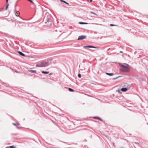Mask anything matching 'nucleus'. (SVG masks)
<instances>
[{
    "label": "nucleus",
    "instance_id": "1",
    "mask_svg": "<svg viewBox=\"0 0 148 148\" xmlns=\"http://www.w3.org/2000/svg\"><path fill=\"white\" fill-rule=\"evenodd\" d=\"M49 64V61L47 60H45L42 61L40 63L37 64L36 65V66L39 67H45L48 66Z\"/></svg>",
    "mask_w": 148,
    "mask_h": 148
},
{
    "label": "nucleus",
    "instance_id": "2",
    "mask_svg": "<svg viewBox=\"0 0 148 148\" xmlns=\"http://www.w3.org/2000/svg\"><path fill=\"white\" fill-rule=\"evenodd\" d=\"M124 64H122L121 63H119V65L121 66V71L123 72H127L129 71V69L127 67L129 66L128 64H127L124 63Z\"/></svg>",
    "mask_w": 148,
    "mask_h": 148
},
{
    "label": "nucleus",
    "instance_id": "3",
    "mask_svg": "<svg viewBox=\"0 0 148 148\" xmlns=\"http://www.w3.org/2000/svg\"><path fill=\"white\" fill-rule=\"evenodd\" d=\"M86 36L85 35H81L79 36L77 39V40H83L86 38Z\"/></svg>",
    "mask_w": 148,
    "mask_h": 148
},
{
    "label": "nucleus",
    "instance_id": "4",
    "mask_svg": "<svg viewBox=\"0 0 148 148\" xmlns=\"http://www.w3.org/2000/svg\"><path fill=\"white\" fill-rule=\"evenodd\" d=\"M128 90V89L126 87H124L122 88L121 90L122 92H125L126 91Z\"/></svg>",
    "mask_w": 148,
    "mask_h": 148
},
{
    "label": "nucleus",
    "instance_id": "5",
    "mask_svg": "<svg viewBox=\"0 0 148 148\" xmlns=\"http://www.w3.org/2000/svg\"><path fill=\"white\" fill-rule=\"evenodd\" d=\"M18 53L21 56L25 57V56L26 55H25L24 53H22V52L18 51Z\"/></svg>",
    "mask_w": 148,
    "mask_h": 148
},
{
    "label": "nucleus",
    "instance_id": "6",
    "mask_svg": "<svg viewBox=\"0 0 148 148\" xmlns=\"http://www.w3.org/2000/svg\"><path fill=\"white\" fill-rule=\"evenodd\" d=\"M83 47L85 48H91V45H87Z\"/></svg>",
    "mask_w": 148,
    "mask_h": 148
},
{
    "label": "nucleus",
    "instance_id": "7",
    "mask_svg": "<svg viewBox=\"0 0 148 148\" xmlns=\"http://www.w3.org/2000/svg\"><path fill=\"white\" fill-rule=\"evenodd\" d=\"M106 73L107 75H108L110 76H112L114 75V73Z\"/></svg>",
    "mask_w": 148,
    "mask_h": 148
},
{
    "label": "nucleus",
    "instance_id": "8",
    "mask_svg": "<svg viewBox=\"0 0 148 148\" xmlns=\"http://www.w3.org/2000/svg\"><path fill=\"white\" fill-rule=\"evenodd\" d=\"M28 71L29 72H30L32 73H36V70H28Z\"/></svg>",
    "mask_w": 148,
    "mask_h": 148
},
{
    "label": "nucleus",
    "instance_id": "9",
    "mask_svg": "<svg viewBox=\"0 0 148 148\" xmlns=\"http://www.w3.org/2000/svg\"><path fill=\"white\" fill-rule=\"evenodd\" d=\"M51 20L50 18H47L46 20V22H45V23H46L47 22H51Z\"/></svg>",
    "mask_w": 148,
    "mask_h": 148
},
{
    "label": "nucleus",
    "instance_id": "10",
    "mask_svg": "<svg viewBox=\"0 0 148 148\" xmlns=\"http://www.w3.org/2000/svg\"><path fill=\"white\" fill-rule=\"evenodd\" d=\"M13 125H14L17 127H18V126L20 125V124L19 123H12Z\"/></svg>",
    "mask_w": 148,
    "mask_h": 148
},
{
    "label": "nucleus",
    "instance_id": "11",
    "mask_svg": "<svg viewBox=\"0 0 148 148\" xmlns=\"http://www.w3.org/2000/svg\"><path fill=\"white\" fill-rule=\"evenodd\" d=\"M5 148H16V147L14 145H12L6 147Z\"/></svg>",
    "mask_w": 148,
    "mask_h": 148
},
{
    "label": "nucleus",
    "instance_id": "12",
    "mask_svg": "<svg viewBox=\"0 0 148 148\" xmlns=\"http://www.w3.org/2000/svg\"><path fill=\"white\" fill-rule=\"evenodd\" d=\"M41 72L45 74H48L49 73V71H41Z\"/></svg>",
    "mask_w": 148,
    "mask_h": 148
},
{
    "label": "nucleus",
    "instance_id": "13",
    "mask_svg": "<svg viewBox=\"0 0 148 148\" xmlns=\"http://www.w3.org/2000/svg\"><path fill=\"white\" fill-rule=\"evenodd\" d=\"M60 1L61 2L64 3L66 4H67V5L69 4V3H68L66 2L65 1H64L63 0H60Z\"/></svg>",
    "mask_w": 148,
    "mask_h": 148
},
{
    "label": "nucleus",
    "instance_id": "14",
    "mask_svg": "<svg viewBox=\"0 0 148 148\" xmlns=\"http://www.w3.org/2000/svg\"><path fill=\"white\" fill-rule=\"evenodd\" d=\"M79 24H87L88 23L85 22H79Z\"/></svg>",
    "mask_w": 148,
    "mask_h": 148
},
{
    "label": "nucleus",
    "instance_id": "15",
    "mask_svg": "<svg viewBox=\"0 0 148 148\" xmlns=\"http://www.w3.org/2000/svg\"><path fill=\"white\" fill-rule=\"evenodd\" d=\"M20 13L19 12H17L16 13H15V15H16L17 16V17H19V15Z\"/></svg>",
    "mask_w": 148,
    "mask_h": 148
},
{
    "label": "nucleus",
    "instance_id": "16",
    "mask_svg": "<svg viewBox=\"0 0 148 148\" xmlns=\"http://www.w3.org/2000/svg\"><path fill=\"white\" fill-rule=\"evenodd\" d=\"M69 91L71 92H73L74 91V90L73 89L70 88H69Z\"/></svg>",
    "mask_w": 148,
    "mask_h": 148
},
{
    "label": "nucleus",
    "instance_id": "17",
    "mask_svg": "<svg viewBox=\"0 0 148 148\" xmlns=\"http://www.w3.org/2000/svg\"><path fill=\"white\" fill-rule=\"evenodd\" d=\"M121 77V76H119L117 77L114 78H113L112 79L113 80H115L116 79H117V78H119V77Z\"/></svg>",
    "mask_w": 148,
    "mask_h": 148
},
{
    "label": "nucleus",
    "instance_id": "18",
    "mask_svg": "<svg viewBox=\"0 0 148 148\" xmlns=\"http://www.w3.org/2000/svg\"><path fill=\"white\" fill-rule=\"evenodd\" d=\"M99 117L98 116H95L93 117V118L94 119H98L99 120Z\"/></svg>",
    "mask_w": 148,
    "mask_h": 148
},
{
    "label": "nucleus",
    "instance_id": "19",
    "mask_svg": "<svg viewBox=\"0 0 148 148\" xmlns=\"http://www.w3.org/2000/svg\"><path fill=\"white\" fill-rule=\"evenodd\" d=\"M9 5V4H7L5 9L6 10H8Z\"/></svg>",
    "mask_w": 148,
    "mask_h": 148
},
{
    "label": "nucleus",
    "instance_id": "20",
    "mask_svg": "<svg viewBox=\"0 0 148 148\" xmlns=\"http://www.w3.org/2000/svg\"><path fill=\"white\" fill-rule=\"evenodd\" d=\"M90 13H91L93 14H94L96 15V16L98 15L97 14H95V13L94 12H92L91 11V12H90Z\"/></svg>",
    "mask_w": 148,
    "mask_h": 148
},
{
    "label": "nucleus",
    "instance_id": "21",
    "mask_svg": "<svg viewBox=\"0 0 148 148\" xmlns=\"http://www.w3.org/2000/svg\"><path fill=\"white\" fill-rule=\"evenodd\" d=\"M78 76L79 78H81V75L80 74H79L78 75Z\"/></svg>",
    "mask_w": 148,
    "mask_h": 148
},
{
    "label": "nucleus",
    "instance_id": "22",
    "mask_svg": "<svg viewBox=\"0 0 148 148\" xmlns=\"http://www.w3.org/2000/svg\"><path fill=\"white\" fill-rule=\"evenodd\" d=\"M121 91V90H118L116 91H117L119 93H121V92H120Z\"/></svg>",
    "mask_w": 148,
    "mask_h": 148
},
{
    "label": "nucleus",
    "instance_id": "23",
    "mask_svg": "<svg viewBox=\"0 0 148 148\" xmlns=\"http://www.w3.org/2000/svg\"><path fill=\"white\" fill-rule=\"evenodd\" d=\"M116 26V25H114V24H110V26H111V27L113 26Z\"/></svg>",
    "mask_w": 148,
    "mask_h": 148
},
{
    "label": "nucleus",
    "instance_id": "24",
    "mask_svg": "<svg viewBox=\"0 0 148 148\" xmlns=\"http://www.w3.org/2000/svg\"><path fill=\"white\" fill-rule=\"evenodd\" d=\"M91 48H97V47H95L92 46H91Z\"/></svg>",
    "mask_w": 148,
    "mask_h": 148
},
{
    "label": "nucleus",
    "instance_id": "25",
    "mask_svg": "<svg viewBox=\"0 0 148 148\" xmlns=\"http://www.w3.org/2000/svg\"><path fill=\"white\" fill-rule=\"evenodd\" d=\"M99 120L101 121H103V120L101 119L100 118H99Z\"/></svg>",
    "mask_w": 148,
    "mask_h": 148
},
{
    "label": "nucleus",
    "instance_id": "26",
    "mask_svg": "<svg viewBox=\"0 0 148 148\" xmlns=\"http://www.w3.org/2000/svg\"><path fill=\"white\" fill-rule=\"evenodd\" d=\"M134 144H139V143L138 142H134Z\"/></svg>",
    "mask_w": 148,
    "mask_h": 148
},
{
    "label": "nucleus",
    "instance_id": "27",
    "mask_svg": "<svg viewBox=\"0 0 148 148\" xmlns=\"http://www.w3.org/2000/svg\"><path fill=\"white\" fill-rule=\"evenodd\" d=\"M0 19H4V18L2 17H0Z\"/></svg>",
    "mask_w": 148,
    "mask_h": 148
},
{
    "label": "nucleus",
    "instance_id": "28",
    "mask_svg": "<svg viewBox=\"0 0 148 148\" xmlns=\"http://www.w3.org/2000/svg\"><path fill=\"white\" fill-rule=\"evenodd\" d=\"M8 0H6V2L7 3H8Z\"/></svg>",
    "mask_w": 148,
    "mask_h": 148
},
{
    "label": "nucleus",
    "instance_id": "29",
    "mask_svg": "<svg viewBox=\"0 0 148 148\" xmlns=\"http://www.w3.org/2000/svg\"><path fill=\"white\" fill-rule=\"evenodd\" d=\"M52 60V59H50L49 61H51Z\"/></svg>",
    "mask_w": 148,
    "mask_h": 148
},
{
    "label": "nucleus",
    "instance_id": "30",
    "mask_svg": "<svg viewBox=\"0 0 148 148\" xmlns=\"http://www.w3.org/2000/svg\"><path fill=\"white\" fill-rule=\"evenodd\" d=\"M90 2H92V0H90Z\"/></svg>",
    "mask_w": 148,
    "mask_h": 148
},
{
    "label": "nucleus",
    "instance_id": "31",
    "mask_svg": "<svg viewBox=\"0 0 148 148\" xmlns=\"http://www.w3.org/2000/svg\"><path fill=\"white\" fill-rule=\"evenodd\" d=\"M120 53H123V52L122 51H120Z\"/></svg>",
    "mask_w": 148,
    "mask_h": 148
},
{
    "label": "nucleus",
    "instance_id": "32",
    "mask_svg": "<svg viewBox=\"0 0 148 148\" xmlns=\"http://www.w3.org/2000/svg\"><path fill=\"white\" fill-rule=\"evenodd\" d=\"M10 69H12V68H11L10 67Z\"/></svg>",
    "mask_w": 148,
    "mask_h": 148
},
{
    "label": "nucleus",
    "instance_id": "33",
    "mask_svg": "<svg viewBox=\"0 0 148 148\" xmlns=\"http://www.w3.org/2000/svg\"><path fill=\"white\" fill-rule=\"evenodd\" d=\"M80 70H83V69H80Z\"/></svg>",
    "mask_w": 148,
    "mask_h": 148
},
{
    "label": "nucleus",
    "instance_id": "34",
    "mask_svg": "<svg viewBox=\"0 0 148 148\" xmlns=\"http://www.w3.org/2000/svg\"><path fill=\"white\" fill-rule=\"evenodd\" d=\"M51 75V73H50V74H49V75Z\"/></svg>",
    "mask_w": 148,
    "mask_h": 148
},
{
    "label": "nucleus",
    "instance_id": "35",
    "mask_svg": "<svg viewBox=\"0 0 148 148\" xmlns=\"http://www.w3.org/2000/svg\"><path fill=\"white\" fill-rule=\"evenodd\" d=\"M100 25H101V24H100Z\"/></svg>",
    "mask_w": 148,
    "mask_h": 148
},
{
    "label": "nucleus",
    "instance_id": "36",
    "mask_svg": "<svg viewBox=\"0 0 148 148\" xmlns=\"http://www.w3.org/2000/svg\"><path fill=\"white\" fill-rule=\"evenodd\" d=\"M16 72H17V73H18L17 71H16Z\"/></svg>",
    "mask_w": 148,
    "mask_h": 148
}]
</instances>
